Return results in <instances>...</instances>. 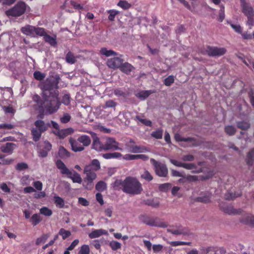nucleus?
<instances>
[{"mask_svg": "<svg viewBox=\"0 0 254 254\" xmlns=\"http://www.w3.org/2000/svg\"><path fill=\"white\" fill-rule=\"evenodd\" d=\"M60 80V76L56 75L54 77L48 78L40 83L39 86L42 90L43 97L58 96L57 89Z\"/></svg>", "mask_w": 254, "mask_h": 254, "instance_id": "1", "label": "nucleus"}, {"mask_svg": "<svg viewBox=\"0 0 254 254\" xmlns=\"http://www.w3.org/2000/svg\"><path fill=\"white\" fill-rule=\"evenodd\" d=\"M142 191L141 183L137 179L132 177H127L125 179L123 191L127 194L136 195Z\"/></svg>", "mask_w": 254, "mask_h": 254, "instance_id": "2", "label": "nucleus"}, {"mask_svg": "<svg viewBox=\"0 0 254 254\" xmlns=\"http://www.w3.org/2000/svg\"><path fill=\"white\" fill-rule=\"evenodd\" d=\"M43 99L42 109L45 110L49 114H53L58 110L61 105L58 96L43 97Z\"/></svg>", "mask_w": 254, "mask_h": 254, "instance_id": "3", "label": "nucleus"}, {"mask_svg": "<svg viewBox=\"0 0 254 254\" xmlns=\"http://www.w3.org/2000/svg\"><path fill=\"white\" fill-rule=\"evenodd\" d=\"M139 219L141 222L146 225L159 228H166L168 226L167 222L162 221L158 217H152L146 214H143L139 216Z\"/></svg>", "mask_w": 254, "mask_h": 254, "instance_id": "4", "label": "nucleus"}, {"mask_svg": "<svg viewBox=\"0 0 254 254\" xmlns=\"http://www.w3.org/2000/svg\"><path fill=\"white\" fill-rule=\"evenodd\" d=\"M56 164L57 167L60 170L61 174L66 175L69 178L72 180L73 183H81L82 179L80 175L74 170L70 171L63 161L58 160L57 161Z\"/></svg>", "mask_w": 254, "mask_h": 254, "instance_id": "5", "label": "nucleus"}, {"mask_svg": "<svg viewBox=\"0 0 254 254\" xmlns=\"http://www.w3.org/2000/svg\"><path fill=\"white\" fill-rule=\"evenodd\" d=\"M120 143L117 141L113 137H107L104 144L101 143L100 139L96 136V148L98 146L100 150H120L122 151L123 148L119 147Z\"/></svg>", "mask_w": 254, "mask_h": 254, "instance_id": "6", "label": "nucleus"}, {"mask_svg": "<svg viewBox=\"0 0 254 254\" xmlns=\"http://www.w3.org/2000/svg\"><path fill=\"white\" fill-rule=\"evenodd\" d=\"M21 31L24 34L32 37H35L36 36H42L45 33V30L43 28L36 27L30 25L22 27Z\"/></svg>", "mask_w": 254, "mask_h": 254, "instance_id": "7", "label": "nucleus"}, {"mask_svg": "<svg viewBox=\"0 0 254 254\" xmlns=\"http://www.w3.org/2000/svg\"><path fill=\"white\" fill-rule=\"evenodd\" d=\"M226 52V49L223 47L207 46L201 51V53L204 55H207L209 57H220L225 55Z\"/></svg>", "mask_w": 254, "mask_h": 254, "instance_id": "8", "label": "nucleus"}, {"mask_svg": "<svg viewBox=\"0 0 254 254\" xmlns=\"http://www.w3.org/2000/svg\"><path fill=\"white\" fill-rule=\"evenodd\" d=\"M150 162L154 167L156 174L160 177H166L168 175V169L166 165L162 163L157 161L151 158Z\"/></svg>", "mask_w": 254, "mask_h": 254, "instance_id": "9", "label": "nucleus"}, {"mask_svg": "<svg viewBox=\"0 0 254 254\" xmlns=\"http://www.w3.org/2000/svg\"><path fill=\"white\" fill-rule=\"evenodd\" d=\"M26 5L23 2H18L12 8L6 12L8 16H19L23 14L26 10Z\"/></svg>", "mask_w": 254, "mask_h": 254, "instance_id": "10", "label": "nucleus"}, {"mask_svg": "<svg viewBox=\"0 0 254 254\" xmlns=\"http://www.w3.org/2000/svg\"><path fill=\"white\" fill-rule=\"evenodd\" d=\"M84 173L86 174V179L91 183L95 178V159L92 161L90 164L85 167Z\"/></svg>", "mask_w": 254, "mask_h": 254, "instance_id": "11", "label": "nucleus"}, {"mask_svg": "<svg viewBox=\"0 0 254 254\" xmlns=\"http://www.w3.org/2000/svg\"><path fill=\"white\" fill-rule=\"evenodd\" d=\"M219 207L223 212L229 215L238 214L242 212V209H235L232 205H227L223 202L219 204Z\"/></svg>", "mask_w": 254, "mask_h": 254, "instance_id": "12", "label": "nucleus"}, {"mask_svg": "<svg viewBox=\"0 0 254 254\" xmlns=\"http://www.w3.org/2000/svg\"><path fill=\"white\" fill-rule=\"evenodd\" d=\"M51 149L52 144L48 141H44L41 145V148L38 151L39 156L42 158L46 157Z\"/></svg>", "mask_w": 254, "mask_h": 254, "instance_id": "13", "label": "nucleus"}, {"mask_svg": "<svg viewBox=\"0 0 254 254\" xmlns=\"http://www.w3.org/2000/svg\"><path fill=\"white\" fill-rule=\"evenodd\" d=\"M124 60L119 57H115L108 59L107 62V65L111 68L117 69L120 68Z\"/></svg>", "mask_w": 254, "mask_h": 254, "instance_id": "14", "label": "nucleus"}, {"mask_svg": "<svg viewBox=\"0 0 254 254\" xmlns=\"http://www.w3.org/2000/svg\"><path fill=\"white\" fill-rule=\"evenodd\" d=\"M241 7L243 13L247 17L254 16V10L253 8L245 0H241Z\"/></svg>", "mask_w": 254, "mask_h": 254, "instance_id": "15", "label": "nucleus"}, {"mask_svg": "<svg viewBox=\"0 0 254 254\" xmlns=\"http://www.w3.org/2000/svg\"><path fill=\"white\" fill-rule=\"evenodd\" d=\"M170 162L177 167H183L188 170H192L196 168V166L194 163H183L175 159H171Z\"/></svg>", "mask_w": 254, "mask_h": 254, "instance_id": "16", "label": "nucleus"}, {"mask_svg": "<svg viewBox=\"0 0 254 254\" xmlns=\"http://www.w3.org/2000/svg\"><path fill=\"white\" fill-rule=\"evenodd\" d=\"M167 231L174 235H183L184 236H189L190 235V232L187 227L179 226L178 229H168Z\"/></svg>", "mask_w": 254, "mask_h": 254, "instance_id": "17", "label": "nucleus"}, {"mask_svg": "<svg viewBox=\"0 0 254 254\" xmlns=\"http://www.w3.org/2000/svg\"><path fill=\"white\" fill-rule=\"evenodd\" d=\"M126 146L127 148L129 149V151L132 153H142L148 152L149 151L148 148L144 146H131L126 144Z\"/></svg>", "mask_w": 254, "mask_h": 254, "instance_id": "18", "label": "nucleus"}, {"mask_svg": "<svg viewBox=\"0 0 254 254\" xmlns=\"http://www.w3.org/2000/svg\"><path fill=\"white\" fill-rule=\"evenodd\" d=\"M134 69V67L127 62L124 63L123 62L120 68V70L122 72L127 75L130 74V72Z\"/></svg>", "mask_w": 254, "mask_h": 254, "instance_id": "19", "label": "nucleus"}, {"mask_svg": "<svg viewBox=\"0 0 254 254\" xmlns=\"http://www.w3.org/2000/svg\"><path fill=\"white\" fill-rule=\"evenodd\" d=\"M71 145L72 150L74 152L81 151L84 149V147L81 144V143L78 140H75L70 138L69 140Z\"/></svg>", "mask_w": 254, "mask_h": 254, "instance_id": "20", "label": "nucleus"}, {"mask_svg": "<svg viewBox=\"0 0 254 254\" xmlns=\"http://www.w3.org/2000/svg\"><path fill=\"white\" fill-rule=\"evenodd\" d=\"M72 132V129L71 128H68L64 129H58L54 131V133L60 138H64Z\"/></svg>", "mask_w": 254, "mask_h": 254, "instance_id": "21", "label": "nucleus"}, {"mask_svg": "<svg viewBox=\"0 0 254 254\" xmlns=\"http://www.w3.org/2000/svg\"><path fill=\"white\" fill-rule=\"evenodd\" d=\"M211 193L207 192L205 193L202 196L195 198L194 201L203 203H208L211 201Z\"/></svg>", "mask_w": 254, "mask_h": 254, "instance_id": "22", "label": "nucleus"}, {"mask_svg": "<svg viewBox=\"0 0 254 254\" xmlns=\"http://www.w3.org/2000/svg\"><path fill=\"white\" fill-rule=\"evenodd\" d=\"M34 125L35 126L36 128H38V129H40L43 132L47 130L49 127L48 124H46L44 121L41 120H38L35 121Z\"/></svg>", "mask_w": 254, "mask_h": 254, "instance_id": "23", "label": "nucleus"}, {"mask_svg": "<svg viewBox=\"0 0 254 254\" xmlns=\"http://www.w3.org/2000/svg\"><path fill=\"white\" fill-rule=\"evenodd\" d=\"M246 162L249 166H252L254 163V147L251 149L247 153Z\"/></svg>", "mask_w": 254, "mask_h": 254, "instance_id": "24", "label": "nucleus"}, {"mask_svg": "<svg viewBox=\"0 0 254 254\" xmlns=\"http://www.w3.org/2000/svg\"><path fill=\"white\" fill-rule=\"evenodd\" d=\"M15 144L13 143H6L1 147V151L4 153L11 154L14 150Z\"/></svg>", "mask_w": 254, "mask_h": 254, "instance_id": "25", "label": "nucleus"}, {"mask_svg": "<svg viewBox=\"0 0 254 254\" xmlns=\"http://www.w3.org/2000/svg\"><path fill=\"white\" fill-rule=\"evenodd\" d=\"M124 182L125 180L123 181L121 179H117L112 184V186L114 190H122L123 191Z\"/></svg>", "mask_w": 254, "mask_h": 254, "instance_id": "26", "label": "nucleus"}, {"mask_svg": "<svg viewBox=\"0 0 254 254\" xmlns=\"http://www.w3.org/2000/svg\"><path fill=\"white\" fill-rule=\"evenodd\" d=\"M240 221L254 227V216L253 215H247L246 217L241 219Z\"/></svg>", "mask_w": 254, "mask_h": 254, "instance_id": "27", "label": "nucleus"}, {"mask_svg": "<svg viewBox=\"0 0 254 254\" xmlns=\"http://www.w3.org/2000/svg\"><path fill=\"white\" fill-rule=\"evenodd\" d=\"M242 195V192L241 191L240 192H231L230 191H228L225 194V198L227 200H232L234 198L239 197Z\"/></svg>", "mask_w": 254, "mask_h": 254, "instance_id": "28", "label": "nucleus"}, {"mask_svg": "<svg viewBox=\"0 0 254 254\" xmlns=\"http://www.w3.org/2000/svg\"><path fill=\"white\" fill-rule=\"evenodd\" d=\"M102 156L106 159L119 158L122 156V154L119 152L107 153L103 154Z\"/></svg>", "mask_w": 254, "mask_h": 254, "instance_id": "29", "label": "nucleus"}, {"mask_svg": "<svg viewBox=\"0 0 254 254\" xmlns=\"http://www.w3.org/2000/svg\"><path fill=\"white\" fill-rule=\"evenodd\" d=\"M43 132L42 131H41L40 129H38V128L34 127L31 130V134L33 136V139L35 141H38L42 135V133Z\"/></svg>", "mask_w": 254, "mask_h": 254, "instance_id": "30", "label": "nucleus"}, {"mask_svg": "<svg viewBox=\"0 0 254 254\" xmlns=\"http://www.w3.org/2000/svg\"><path fill=\"white\" fill-rule=\"evenodd\" d=\"M42 36H44V40L46 42L49 43L51 46H56V45L57 44V42L56 41V36L52 37L49 35L46 34V33Z\"/></svg>", "mask_w": 254, "mask_h": 254, "instance_id": "31", "label": "nucleus"}, {"mask_svg": "<svg viewBox=\"0 0 254 254\" xmlns=\"http://www.w3.org/2000/svg\"><path fill=\"white\" fill-rule=\"evenodd\" d=\"M163 130L162 128H157L155 130L152 131L151 136L157 139H162L163 137Z\"/></svg>", "mask_w": 254, "mask_h": 254, "instance_id": "32", "label": "nucleus"}, {"mask_svg": "<svg viewBox=\"0 0 254 254\" xmlns=\"http://www.w3.org/2000/svg\"><path fill=\"white\" fill-rule=\"evenodd\" d=\"M78 140L82 144V145L88 146L91 142V140L89 136L87 135H82L78 137Z\"/></svg>", "mask_w": 254, "mask_h": 254, "instance_id": "33", "label": "nucleus"}, {"mask_svg": "<svg viewBox=\"0 0 254 254\" xmlns=\"http://www.w3.org/2000/svg\"><path fill=\"white\" fill-rule=\"evenodd\" d=\"M100 53L106 57L118 55V54L115 51L111 50H108L106 48H102L100 50Z\"/></svg>", "mask_w": 254, "mask_h": 254, "instance_id": "34", "label": "nucleus"}, {"mask_svg": "<svg viewBox=\"0 0 254 254\" xmlns=\"http://www.w3.org/2000/svg\"><path fill=\"white\" fill-rule=\"evenodd\" d=\"M237 126L239 128L243 130H246L250 128V124L249 122L240 121L237 123Z\"/></svg>", "mask_w": 254, "mask_h": 254, "instance_id": "35", "label": "nucleus"}, {"mask_svg": "<svg viewBox=\"0 0 254 254\" xmlns=\"http://www.w3.org/2000/svg\"><path fill=\"white\" fill-rule=\"evenodd\" d=\"M42 220L40 215L38 214H33L30 220V222L33 226H36Z\"/></svg>", "mask_w": 254, "mask_h": 254, "instance_id": "36", "label": "nucleus"}, {"mask_svg": "<svg viewBox=\"0 0 254 254\" xmlns=\"http://www.w3.org/2000/svg\"><path fill=\"white\" fill-rule=\"evenodd\" d=\"M66 62L70 64H73L76 61V57L72 53L68 52L65 57Z\"/></svg>", "mask_w": 254, "mask_h": 254, "instance_id": "37", "label": "nucleus"}, {"mask_svg": "<svg viewBox=\"0 0 254 254\" xmlns=\"http://www.w3.org/2000/svg\"><path fill=\"white\" fill-rule=\"evenodd\" d=\"M144 202L145 204L154 208H157L159 206V201L155 200L154 199L145 200Z\"/></svg>", "mask_w": 254, "mask_h": 254, "instance_id": "38", "label": "nucleus"}, {"mask_svg": "<svg viewBox=\"0 0 254 254\" xmlns=\"http://www.w3.org/2000/svg\"><path fill=\"white\" fill-rule=\"evenodd\" d=\"M117 5L125 10L128 9L130 8L131 6V4H130L127 0H120L118 3Z\"/></svg>", "mask_w": 254, "mask_h": 254, "instance_id": "39", "label": "nucleus"}, {"mask_svg": "<svg viewBox=\"0 0 254 254\" xmlns=\"http://www.w3.org/2000/svg\"><path fill=\"white\" fill-rule=\"evenodd\" d=\"M106 189L107 184L105 182L100 181L96 183V190L102 191L104 190H106Z\"/></svg>", "mask_w": 254, "mask_h": 254, "instance_id": "40", "label": "nucleus"}, {"mask_svg": "<svg viewBox=\"0 0 254 254\" xmlns=\"http://www.w3.org/2000/svg\"><path fill=\"white\" fill-rule=\"evenodd\" d=\"M109 246L113 251H117L121 248V244L116 241H112L109 243Z\"/></svg>", "mask_w": 254, "mask_h": 254, "instance_id": "41", "label": "nucleus"}, {"mask_svg": "<svg viewBox=\"0 0 254 254\" xmlns=\"http://www.w3.org/2000/svg\"><path fill=\"white\" fill-rule=\"evenodd\" d=\"M40 213L45 216H50L52 215L53 212L49 208L44 206L40 209Z\"/></svg>", "mask_w": 254, "mask_h": 254, "instance_id": "42", "label": "nucleus"}, {"mask_svg": "<svg viewBox=\"0 0 254 254\" xmlns=\"http://www.w3.org/2000/svg\"><path fill=\"white\" fill-rule=\"evenodd\" d=\"M107 12L109 14L108 16V19L111 21H114L115 16L119 13V11L115 9L109 10Z\"/></svg>", "mask_w": 254, "mask_h": 254, "instance_id": "43", "label": "nucleus"}, {"mask_svg": "<svg viewBox=\"0 0 254 254\" xmlns=\"http://www.w3.org/2000/svg\"><path fill=\"white\" fill-rule=\"evenodd\" d=\"M141 178L148 182H150L153 180V176L147 170H145L141 175Z\"/></svg>", "mask_w": 254, "mask_h": 254, "instance_id": "44", "label": "nucleus"}, {"mask_svg": "<svg viewBox=\"0 0 254 254\" xmlns=\"http://www.w3.org/2000/svg\"><path fill=\"white\" fill-rule=\"evenodd\" d=\"M55 203L57 206L60 208H63L64 205V199L60 196H55L54 197Z\"/></svg>", "mask_w": 254, "mask_h": 254, "instance_id": "45", "label": "nucleus"}, {"mask_svg": "<svg viewBox=\"0 0 254 254\" xmlns=\"http://www.w3.org/2000/svg\"><path fill=\"white\" fill-rule=\"evenodd\" d=\"M225 132L229 135H233L236 132V128L232 126H227L225 127Z\"/></svg>", "mask_w": 254, "mask_h": 254, "instance_id": "46", "label": "nucleus"}, {"mask_svg": "<svg viewBox=\"0 0 254 254\" xmlns=\"http://www.w3.org/2000/svg\"><path fill=\"white\" fill-rule=\"evenodd\" d=\"M59 155L61 158H66L69 156V152L62 146L59 148Z\"/></svg>", "mask_w": 254, "mask_h": 254, "instance_id": "47", "label": "nucleus"}, {"mask_svg": "<svg viewBox=\"0 0 254 254\" xmlns=\"http://www.w3.org/2000/svg\"><path fill=\"white\" fill-rule=\"evenodd\" d=\"M136 119L138 121H139L142 124H144V125H145L146 126L151 127L152 126V122L149 120H147V119H142L139 116H136Z\"/></svg>", "mask_w": 254, "mask_h": 254, "instance_id": "48", "label": "nucleus"}, {"mask_svg": "<svg viewBox=\"0 0 254 254\" xmlns=\"http://www.w3.org/2000/svg\"><path fill=\"white\" fill-rule=\"evenodd\" d=\"M220 9L219 10V17L218 20L221 22L223 21L225 18V7L223 4L220 5Z\"/></svg>", "mask_w": 254, "mask_h": 254, "instance_id": "49", "label": "nucleus"}, {"mask_svg": "<svg viewBox=\"0 0 254 254\" xmlns=\"http://www.w3.org/2000/svg\"><path fill=\"white\" fill-rule=\"evenodd\" d=\"M152 93H153V91L151 90L142 91L138 93L137 96L139 98L146 99Z\"/></svg>", "mask_w": 254, "mask_h": 254, "instance_id": "50", "label": "nucleus"}, {"mask_svg": "<svg viewBox=\"0 0 254 254\" xmlns=\"http://www.w3.org/2000/svg\"><path fill=\"white\" fill-rule=\"evenodd\" d=\"M34 77L38 80H42L46 77V74L39 71H36L33 74Z\"/></svg>", "mask_w": 254, "mask_h": 254, "instance_id": "51", "label": "nucleus"}, {"mask_svg": "<svg viewBox=\"0 0 254 254\" xmlns=\"http://www.w3.org/2000/svg\"><path fill=\"white\" fill-rule=\"evenodd\" d=\"M59 234V235L62 236L63 239H65L66 238L69 237L71 234L70 231L65 230L63 228H62L60 230Z\"/></svg>", "mask_w": 254, "mask_h": 254, "instance_id": "52", "label": "nucleus"}, {"mask_svg": "<svg viewBox=\"0 0 254 254\" xmlns=\"http://www.w3.org/2000/svg\"><path fill=\"white\" fill-rule=\"evenodd\" d=\"M174 80L175 79L174 76L169 75L168 77L165 79L164 83L166 86H169L174 82Z\"/></svg>", "mask_w": 254, "mask_h": 254, "instance_id": "53", "label": "nucleus"}, {"mask_svg": "<svg viewBox=\"0 0 254 254\" xmlns=\"http://www.w3.org/2000/svg\"><path fill=\"white\" fill-rule=\"evenodd\" d=\"M171 187V185L169 183L161 184L159 186V189L160 191L167 192Z\"/></svg>", "mask_w": 254, "mask_h": 254, "instance_id": "54", "label": "nucleus"}, {"mask_svg": "<svg viewBox=\"0 0 254 254\" xmlns=\"http://www.w3.org/2000/svg\"><path fill=\"white\" fill-rule=\"evenodd\" d=\"M89 247L87 245H84L81 247L79 251V254H89Z\"/></svg>", "mask_w": 254, "mask_h": 254, "instance_id": "55", "label": "nucleus"}, {"mask_svg": "<svg viewBox=\"0 0 254 254\" xmlns=\"http://www.w3.org/2000/svg\"><path fill=\"white\" fill-rule=\"evenodd\" d=\"M183 141L184 142H192V145L194 146L199 145V143L196 141V139L193 137H184Z\"/></svg>", "mask_w": 254, "mask_h": 254, "instance_id": "56", "label": "nucleus"}, {"mask_svg": "<svg viewBox=\"0 0 254 254\" xmlns=\"http://www.w3.org/2000/svg\"><path fill=\"white\" fill-rule=\"evenodd\" d=\"M49 237V235L47 234L43 235L41 237L38 238L36 241V244L39 245L42 243H45Z\"/></svg>", "mask_w": 254, "mask_h": 254, "instance_id": "57", "label": "nucleus"}, {"mask_svg": "<svg viewBox=\"0 0 254 254\" xmlns=\"http://www.w3.org/2000/svg\"><path fill=\"white\" fill-rule=\"evenodd\" d=\"M190 242H181V241H173L171 243V245L173 247H176L178 246L181 245H190Z\"/></svg>", "mask_w": 254, "mask_h": 254, "instance_id": "58", "label": "nucleus"}, {"mask_svg": "<svg viewBox=\"0 0 254 254\" xmlns=\"http://www.w3.org/2000/svg\"><path fill=\"white\" fill-rule=\"evenodd\" d=\"M229 23L230 24L231 27L236 32L239 34H242L243 29L240 25H236L231 23Z\"/></svg>", "mask_w": 254, "mask_h": 254, "instance_id": "59", "label": "nucleus"}, {"mask_svg": "<svg viewBox=\"0 0 254 254\" xmlns=\"http://www.w3.org/2000/svg\"><path fill=\"white\" fill-rule=\"evenodd\" d=\"M71 119L70 116L67 113H64L63 117L61 118L60 121L62 123L65 124L68 123Z\"/></svg>", "mask_w": 254, "mask_h": 254, "instance_id": "60", "label": "nucleus"}, {"mask_svg": "<svg viewBox=\"0 0 254 254\" xmlns=\"http://www.w3.org/2000/svg\"><path fill=\"white\" fill-rule=\"evenodd\" d=\"M248 96L250 98V102L252 106L254 108V90L251 89L248 92Z\"/></svg>", "mask_w": 254, "mask_h": 254, "instance_id": "61", "label": "nucleus"}, {"mask_svg": "<svg viewBox=\"0 0 254 254\" xmlns=\"http://www.w3.org/2000/svg\"><path fill=\"white\" fill-rule=\"evenodd\" d=\"M33 100L36 102L39 107L41 108L42 106L43 105V101L41 100L40 97L38 95H34L33 96Z\"/></svg>", "mask_w": 254, "mask_h": 254, "instance_id": "62", "label": "nucleus"}, {"mask_svg": "<svg viewBox=\"0 0 254 254\" xmlns=\"http://www.w3.org/2000/svg\"><path fill=\"white\" fill-rule=\"evenodd\" d=\"M28 168V165L25 163H18L16 166V169L18 171H22Z\"/></svg>", "mask_w": 254, "mask_h": 254, "instance_id": "63", "label": "nucleus"}, {"mask_svg": "<svg viewBox=\"0 0 254 254\" xmlns=\"http://www.w3.org/2000/svg\"><path fill=\"white\" fill-rule=\"evenodd\" d=\"M226 252L227 251L225 248L216 247L215 253L214 254H225Z\"/></svg>", "mask_w": 254, "mask_h": 254, "instance_id": "64", "label": "nucleus"}]
</instances>
